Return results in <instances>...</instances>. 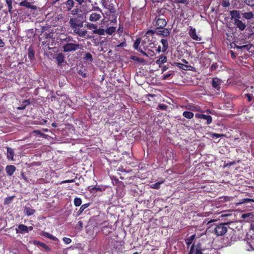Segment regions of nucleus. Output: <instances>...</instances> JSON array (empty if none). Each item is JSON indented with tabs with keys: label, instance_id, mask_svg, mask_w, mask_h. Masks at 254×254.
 <instances>
[{
	"label": "nucleus",
	"instance_id": "obj_32",
	"mask_svg": "<svg viewBox=\"0 0 254 254\" xmlns=\"http://www.w3.org/2000/svg\"><path fill=\"white\" fill-rule=\"evenodd\" d=\"M201 119L206 121V125L210 124L212 121V117L210 115L202 114V116H201Z\"/></svg>",
	"mask_w": 254,
	"mask_h": 254
},
{
	"label": "nucleus",
	"instance_id": "obj_40",
	"mask_svg": "<svg viewBox=\"0 0 254 254\" xmlns=\"http://www.w3.org/2000/svg\"><path fill=\"white\" fill-rule=\"evenodd\" d=\"M164 181L158 182L154 184L151 185L150 187L154 189H159L160 187V185L164 183Z\"/></svg>",
	"mask_w": 254,
	"mask_h": 254
},
{
	"label": "nucleus",
	"instance_id": "obj_53",
	"mask_svg": "<svg viewBox=\"0 0 254 254\" xmlns=\"http://www.w3.org/2000/svg\"><path fill=\"white\" fill-rule=\"evenodd\" d=\"M92 10L99 11V13L103 14L102 10L98 6H93Z\"/></svg>",
	"mask_w": 254,
	"mask_h": 254
},
{
	"label": "nucleus",
	"instance_id": "obj_46",
	"mask_svg": "<svg viewBox=\"0 0 254 254\" xmlns=\"http://www.w3.org/2000/svg\"><path fill=\"white\" fill-rule=\"evenodd\" d=\"M221 5L224 7L229 6L230 5L229 0H223L221 3Z\"/></svg>",
	"mask_w": 254,
	"mask_h": 254
},
{
	"label": "nucleus",
	"instance_id": "obj_41",
	"mask_svg": "<svg viewBox=\"0 0 254 254\" xmlns=\"http://www.w3.org/2000/svg\"><path fill=\"white\" fill-rule=\"evenodd\" d=\"M74 204L75 206H79L82 203V200L80 198L76 197L74 199Z\"/></svg>",
	"mask_w": 254,
	"mask_h": 254
},
{
	"label": "nucleus",
	"instance_id": "obj_24",
	"mask_svg": "<svg viewBox=\"0 0 254 254\" xmlns=\"http://www.w3.org/2000/svg\"><path fill=\"white\" fill-rule=\"evenodd\" d=\"M7 153L6 157L9 160H13V157L14 155V152L13 149L9 147H6Z\"/></svg>",
	"mask_w": 254,
	"mask_h": 254
},
{
	"label": "nucleus",
	"instance_id": "obj_36",
	"mask_svg": "<svg viewBox=\"0 0 254 254\" xmlns=\"http://www.w3.org/2000/svg\"><path fill=\"white\" fill-rule=\"evenodd\" d=\"M109 223L107 221H104L102 223H101V224H99V226L100 227H101L102 229V231H104V229H105V228H107L108 227L110 229H112L111 225H109Z\"/></svg>",
	"mask_w": 254,
	"mask_h": 254
},
{
	"label": "nucleus",
	"instance_id": "obj_64",
	"mask_svg": "<svg viewBox=\"0 0 254 254\" xmlns=\"http://www.w3.org/2000/svg\"><path fill=\"white\" fill-rule=\"evenodd\" d=\"M168 69V67L167 65H164L162 67V72H164Z\"/></svg>",
	"mask_w": 254,
	"mask_h": 254
},
{
	"label": "nucleus",
	"instance_id": "obj_29",
	"mask_svg": "<svg viewBox=\"0 0 254 254\" xmlns=\"http://www.w3.org/2000/svg\"><path fill=\"white\" fill-rule=\"evenodd\" d=\"M24 212L27 216H31L34 214L36 211L35 209H32L29 207L25 206L24 208Z\"/></svg>",
	"mask_w": 254,
	"mask_h": 254
},
{
	"label": "nucleus",
	"instance_id": "obj_19",
	"mask_svg": "<svg viewBox=\"0 0 254 254\" xmlns=\"http://www.w3.org/2000/svg\"><path fill=\"white\" fill-rule=\"evenodd\" d=\"M87 27L89 29L93 30L92 32L94 34L101 36V34L97 32V31L99 30L102 29V28H98L97 25L93 23H88Z\"/></svg>",
	"mask_w": 254,
	"mask_h": 254
},
{
	"label": "nucleus",
	"instance_id": "obj_60",
	"mask_svg": "<svg viewBox=\"0 0 254 254\" xmlns=\"http://www.w3.org/2000/svg\"><path fill=\"white\" fill-rule=\"evenodd\" d=\"M23 103L26 106H28L30 103L29 100H25L23 102Z\"/></svg>",
	"mask_w": 254,
	"mask_h": 254
},
{
	"label": "nucleus",
	"instance_id": "obj_49",
	"mask_svg": "<svg viewBox=\"0 0 254 254\" xmlns=\"http://www.w3.org/2000/svg\"><path fill=\"white\" fill-rule=\"evenodd\" d=\"M249 245L250 246V249H249V251H254V242L253 241H251V242L248 243Z\"/></svg>",
	"mask_w": 254,
	"mask_h": 254
},
{
	"label": "nucleus",
	"instance_id": "obj_28",
	"mask_svg": "<svg viewBox=\"0 0 254 254\" xmlns=\"http://www.w3.org/2000/svg\"><path fill=\"white\" fill-rule=\"evenodd\" d=\"M142 41H141L140 38H137L135 42H134L133 47L135 50H137L140 52V50H142L141 48H139V46L141 43Z\"/></svg>",
	"mask_w": 254,
	"mask_h": 254
},
{
	"label": "nucleus",
	"instance_id": "obj_59",
	"mask_svg": "<svg viewBox=\"0 0 254 254\" xmlns=\"http://www.w3.org/2000/svg\"><path fill=\"white\" fill-rule=\"evenodd\" d=\"M26 107V106H25V105H24L23 104V103H22V104H21V105L18 107H17V109L18 110H23L24 109H25V108Z\"/></svg>",
	"mask_w": 254,
	"mask_h": 254
},
{
	"label": "nucleus",
	"instance_id": "obj_18",
	"mask_svg": "<svg viewBox=\"0 0 254 254\" xmlns=\"http://www.w3.org/2000/svg\"><path fill=\"white\" fill-rule=\"evenodd\" d=\"M55 59L59 65H61L63 63L65 62V57L62 53L57 54L55 57Z\"/></svg>",
	"mask_w": 254,
	"mask_h": 254
},
{
	"label": "nucleus",
	"instance_id": "obj_26",
	"mask_svg": "<svg viewBox=\"0 0 254 254\" xmlns=\"http://www.w3.org/2000/svg\"><path fill=\"white\" fill-rule=\"evenodd\" d=\"M140 52L144 56L147 57H152L155 56L154 51L149 49L147 52H144L143 50H140Z\"/></svg>",
	"mask_w": 254,
	"mask_h": 254
},
{
	"label": "nucleus",
	"instance_id": "obj_15",
	"mask_svg": "<svg viewBox=\"0 0 254 254\" xmlns=\"http://www.w3.org/2000/svg\"><path fill=\"white\" fill-rule=\"evenodd\" d=\"M28 226H26L24 224H19L18 225L17 228H15L16 233L17 234L20 233V234H25L27 233Z\"/></svg>",
	"mask_w": 254,
	"mask_h": 254
},
{
	"label": "nucleus",
	"instance_id": "obj_58",
	"mask_svg": "<svg viewBox=\"0 0 254 254\" xmlns=\"http://www.w3.org/2000/svg\"><path fill=\"white\" fill-rule=\"evenodd\" d=\"M74 182V179L66 180L62 181L61 182V184H64V183H73Z\"/></svg>",
	"mask_w": 254,
	"mask_h": 254
},
{
	"label": "nucleus",
	"instance_id": "obj_27",
	"mask_svg": "<svg viewBox=\"0 0 254 254\" xmlns=\"http://www.w3.org/2000/svg\"><path fill=\"white\" fill-rule=\"evenodd\" d=\"M195 234H193L190 236V237L186 238L185 239V242L188 247H189L192 243L193 240L195 238Z\"/></svg>",
	"mask_w": 254,
	"mask_h": 254
},
{
	"label": "nucleus",
	"instance_id": "obj_55",
	"mask_svg": "<svg viewBox=\"0 0 254 254\" xmlns=\"http://www.w3.org/2000/svg\"><path fill=\"white\" fill-rule=\"evenodd\" d=\"M172 75H173L172 73H168L165 75H164L162 79L163 80L168 79Z\"/></svg>",
	"mask_w": 254,
	"mask_h": 254
},
{
	"label": "nucleus",
	"instance_id": "obj_31",
	"mask_svg": "<svg viewBox=\"0 0 254 254\" xmlns=\"http://www.w3.org/2000/svg\"><path fill=\"white\" fill-rule=\"evenodd\" d=\"M220 82L219 79L213 78L212 81V86L213 88L218 89L220 87Z\"/></svg>",
	"mask_w": 254,
	"mask_h": 254
},
{
	"label": "nucleus",
	"instance_id": "obj_54",
	"mask_svg": "<svg viewBox=\"0 0 254 254\" xmlns=\"http://www.w3.org/2000/svg\"><path fill=\"white\" fill-rule=\"evenodd\" d=\"M164 12V10L162 8L158 9L157 10V14L156 15H160L161 16L163 15Z\"/></svg>",
	"mask_w": 254,
	"mask_h": 254
},
{
	"label": "nucleus",
	"instance_id": "obj_11",
	"mask_svg": "<svg viewBox=\"0 0 254 254\" xmlns=\"http://www.w3.org/2000/svg\"><path fill=\"white\" fill-rule=\"evenodd\" d=\"M188 33L190 38L194 40L200 41L201 40V38L196 34V29L191 26H190Z\"/></svg>",
	"mask_w": 254,
	"mask_h": 254
},
{
	"label": "nucleus",
	"instance_id": "obj_13",
	"mask_svg": "<svg viewBox=\"0 0 254 254\" xmlns=\"http://www.w3.org/2000/svg\"><path fill=\"white\" fill-rule=\"evenodd\" d=\"M107 16H108V20H106L103 23V25L106 26L108 25V21H110L112 23H116L117 22V16L116 15V13H107Z\"/></svg>",
	"mask_w": 254,
	"mask_h": 254
},
{
	"label": "nucleus",
	"instance_id": "obj_12",
	"mask_svg": "<svg viewBox=\"0 0 254 254\" xmlns=\"http://www.w3.org/2000/svg\"><path fill=\"white\" fill-rule=\"evenodd\" d=\"M234 24L240 31L244 30L247 26L245 23L238 19L234 20Z\"/></svg>",
	"mask_w": 254,
	"mask_h": 254
},
{
	"label": "nucleus",
	"instance_id": "obj_48",
	"mask_svg": "<svg viewBox=\"0 0 254 254\" xmlns=\"http://www.w3.org/2000/svg\"><path fill=\"white\" fill-rule=\"evenodd\" d=\"M218 67V65L217 63H213L211 65L210 67V70L211 71H214L217 69V68Z\"/></svg>",
	"mask_w": 254,
	"mask_h": 254
},
{
	"label": "nucleus",
	"instance_id": "obj_14",
	"mask_svg": "<svg viewBox=\"0 0 254 254\" xmlns=\"http://www.w3.org/2000/svg\"><path fill=\"white\" fill-rule=\"evenodd\" d=\"M19 5L33 10H36L37 9V6L36 5H32L31 3L28 1L27 0H22L19 3Z\"/></svg>",
	"mask_w": 254,
	"mask_h": 254
},
{
	"label": "nucleus",
	"instance_id": "obj_51",
	"mask_svg": "<svg viewBox=\"0 0 254 254\" xmlns=\"http://www.w3.org/2000/svg\"><path fill=\"white\" fill-rule=\"evenodd\" d=\"M63 240L65 244H69L71 242V240L67 237H64Z\"/></svg>",
	"mask_w": 254,
	"mask_h": 254
},
{
	"label": "nucleus",
	"instance_id": "obj_16",
	"mask_svg": "<svg viewBox=\"0 0 254 254\" xmlns=\"http://www.w3.org/2000/svg\"><path fill=\"white\" fill-rule=\"evenodd\" d=\"M105 190V188L103 186H95L94 187H88V190L90 193H95L97 191H103Z\"/></svg>",
	"mask_w": 254,
	"mask_h": 254
},
{
	"label": "nucleus",
	"instance_id": "obj_52",
	"mask_svg": "<svg viewBox=\"0 0 254 254\" xmlns=\"http://www.w3.org/2000/svg\"><path fill=\"white\" fill-rule=\"evenodd\" d=\"M89 206V204L88 203H86V204H83L81 206L80 209H79V211L80 212H82L85 208H86L88 206Z\"/></svg>",
	"mask_w": 254,
	"mask_h": 254
},
{
	"label": "nucleus",
	"instance_id": "obj_5",
	"mask_svg": "<svg viewBox=\"0 0 254 254\" xmlns=\"http://www.w3.org/2000/svg\"><path fill=\"white\" fill-rule=\"evenodd\" d=\"M152 24L154 29H162L166 27L167 24V21L164 18L161 17L160 15H155V17L153 20Z\"/></svg>",
	"mask_w": 254,
	"mask_h": 254
},
{
	"label": "nucleus",
	"instance_id": "obj_2",
	"mask_svg": "<svg viewBox=\"0 0 254 254\" xmlns=\"http://www.w3.org/2000/svg\"><path fill=\"white\" fill-rule=\"evenodd\" d=\"M62 51L64 53L75 52L80 48V45L71 36H67L62 39Z\"/></svg>",
	"mask_w": 254,
	"mask_h": 254
},
{
	"label": "nucleus",
	"instance_id": "obj_42",
	"mask_svg": "<svg viewBox=\"0 0 254 254\" xmlns=\"http://www.w3.org/2000/svg\"><path fill=\"white\" fill-rule=\"evenodd\" d=\"M130 59L133 61L138 62V63H142L144 62V60L143 59L139 58L138 57L135 56H131L130 57Z\"/></svg>",
	"mask_w": 254,
	"mask_h": 254
},
{
	"label": "nucleus",
	"instance_id": "obj_56",
	"mask_svg": "<svg viewBox=\"0 0 254 254\" xmlns=\"http://www.w3.org/2000/svg\"><path fill=\"white\" fill-rule=\"evenodd\" d=\"M223 136H224V135L223 134H218V133H213L212 134V137L218 138V137Z\"/></svg>",
	"mask_w": 254,
	"mask_h": 254
},
{
	"label": "nucleus",
	"instance_id": "obj_8",
	"mask_svg": "<svg viewBox=\"0 0 254 254\" xmlns=\"http://www.w3.org/2000/svg\"><path fill=\"white\" fill-rule=\"evenodd\" d=\"M102 4L107 9H108L107 13H115L116 12V7H115V5L111 2V1H109V0H101Z\"/></svg>",
	"mask_w": 254,
	"mask_h": 254
},
{
	"label": "nucleus",
	"instance_id": "obj_25",
	"mask_svg": "<svg viewBox=\"0 0 254 254\" xmlns=\"http://www.w3.org/2000/svg\"><path fill=\"white\" fill-rule=\"evenodd\" d=\"M160 42L163 45V47L162 48V52L165 53L169 47L168 41L166 39H162Z\"/></svg>",
	"mask_w": 254,
	"mask_h": 254
},
{
	"label": "nucleus",
	"instance_id": "obj_39",
	"mask_svg": "<svg viewBox=\"0 0 254 254\" xmlns=\"http://www.w3.org/2000/svg\"><path fill=\"white\" fill-rule=\"evenodd\" d=\"M15 197L14 196H8L7 197H6L4 199V202H3V203L4 205H8V204H10L13 198Z\"/></svg>",
	"mask_w": 254,
	"mask_h": 254
},
{
	"label": "nucleus",
	"instance_id": "obj_7",
	"mask_svg": "<svg viewBox=\"0 0 254 254\" xmlns=\"http://www.w3.org/2000/svg\"><path fill=\"white\" fill-rule=\"evenodd\" d=\"M236 241V235L234 232L232 231L230 233L227 235L222 240V243L226 247L230 246L233 244Z\"/></svg>",
	"mask_w": 254,
	"mask_h": 254
},
{
	"label": "nucleus",
	"instance_id": "obj_61",
	"mask_svg": "<svg viewBox=\"0 0 254 254\" xmlns=\"http://www.w3.org/2000/svg\"><path fill=\"white\" fill-rule=\"evenodd\" d=\"M21 177L26 182L28 181L27 180V177H26V176L25 175L24 173H21Z\"/></svg>",
	"mask_w": 254,
	"mask_h": 254
},
{
	"label": "nucleus",
	"instance_id": "obj_17",
	"mask_svg": "<svg viewBox=\"0 0 254 254\" xmlns=\"http://www.w3.org/2000/svg\"><path fill=\"white\" fill-rule=\"evenodd\" d=\"M156 58L157 59L156 63L159 65V67L161 66V65L165 63L167 60V57L164 54H162Z\"/></svg>",
	"mask_w": 254,
	"mask_h": 254
},
{
	"label": "nucleus",
	"instance_id": "obj_1",
	"mask_svg": "<svg viewBox=\"0 0 254 254\" xmlns=\"http://www.w3.org/2000/svg\"><path fill=\"white\" fill-rule=\"evenodd\" d=\"M79 5L76 4L71 10H65L67 11H70L71 14L73 16L70 18L69 25L71 30L72 33L74 35H77L80 37H84L87 34L86 30L81 29L83 27V23L85 21V17L81 14H78L81 11ZM65 9H66L65 8Z\"/></svg>",
	"mask_w": 254,
	"mask_h": 254
},
{
	"label": "nucleus",
	"instance_id": "obj_34",
	"mask_svg": "<svg viewBox=\"0 0 254 254\" xmlns=\"http://www.w3.org/2000/svg\"><path fill=\"white\" fill-rule=\"evenodd\" d=\"M183 116L188 119H191L193 118L194 114L192 112L190 111H185L183 113Z\"/></svg>",
	"mask_w": 254,
	"mask_h": 254
},
{
	"label": "nucleus",
	"instance_id": "obj_45",
	"mask_svg": "<svg viewBox=\"0 0 254 254\" xmlns=\"http://www.w3.org/2000/svg\"><path fill=\"white\" fill-rule=\"evenodd\" d=\"M244 2L249 6H254V0H244Z\"/></svg>",
	"mask_w": 254,
	"mask_h": 254
},
{
	"label": "nucleus",
	"instance_id": "obj_38",
	"mask_svg": "<svg viewBox=\"0 0 254 254\" xmlns=\"http://www.w3.org/2000/svg\"><path fill=\"white\" fill-rule=\"evenodd\" d=\"M12 1L13 0H5V2L7 4L8 8V12L10 13H12L13 12L12 10Z\"/></svg>",
	"mask_w": 254,
	"mask_h": 254
},
{
	"label": "nucleus",
	"instance_id": "obj_63",
	"mask_svg": "<svg viewBox=\"0 0 254 254\" xmlns=\"http://www.w3.org/2000/svg\"><path fill=\"white\" fill-rule=\"evenodd\" d=\"M248 45H243V46H241L239 47V49H240L241 50L244 49H248Z\"/></svg>",
	"mask_w": 254,
	"mask_h": 254
},
{
	"label": "nucleus",
	"instance_id": "obj_9",
	"mask_svg": "<svg viewBox=\"0 0 254 254\" xmlns=\"http://www.w3.org/2000/svg\"><path fill=\"white\" fill-rule=\"evenodd\" d=\"M154 30L157 35L165 38L170 37L171 31V28H166L165 27H164L162 29H154Z\"/></svg>",
	"mask_w": 254,
	"mask_h": 254
},
{
	"label": "nucleus",
	"instance_id": "obj_30",
	"mask_svg": "<svg viewBox=\"0 0 254 254\" xmlns=\"http://www.w3.org/2000/svg\"><path fill=\"white\" fill-rule=\"evenodd\" d=\"M250 202H254V200L251 198H243L240 200L239 202H236V206H238L242 204L248 203Z\"/></svg>",
	"mask_w": 254,
	"mask_h": 254
},
{
	"label": "nucleus",
	"instance_id": "obj_10",
	"mask_svg": "<svg viewBox=\"0 0 254 254\" xmlns=\"http://www.w3.org/2000/svg\"><path fill=\"white\" fill-rule=\"evenodd\" d=\"M106 27L107 28L106 29L102 28V29L98 30L97 32L100 34L101 36L104 35L105 34L112 36L115 33L117 30L116 27L115 26H111L108 27L107 26Z\"/></svg>",
	"mask_w": 254,
	"mask_h": 254
},
{
	"label": "nucleus",
	"instance_id": "obj_47",
	"mask_svg": "<svg viewBox=\"0 0 254 254\" xmlns=\"http://www.w3.org/2000/svg\"><path fill=\"white\" fill-rule=\"evenodd\" d=\"M157 108L161 110L166 111L168 108V106L165 104H159Z\"/></svg>",
	"mask_w": 254,
	"mask_h": 254
},
{
	"label": "nucleus",
	"instance_id": "obj_62",
	"mask_svg": "<svg viewBox=\"0 0 254 254\" xmlns=\"http://www.w3.org/2000/svg\"><path fill=\"white\" fill-rule=\"evenodd\" d=\"M201 116L202 114L197 113L195 115V117L197 119H201Z\"/></svg>",
	"mask_w": 254,
	"mask_h": 254
},
{
	"label": "nucleus",
	"instance_id": "obj_23",
	"mask_svg": "<svg viewBox=\"0 0 254 254\" xmlns=\"http://www.w3.org/2000/svg\"><path fill=\"white\" fill-rule=\"evenodd\" d=\"M40 235L41 236L45 237L46 238H49L50 240H52L54 241H58V239L55 236L52 235V234L48 233L46 232L42 231L41 233H40Z\"/></svg>",
	"mask_w": 254,
	"mask_h": 254
},
{
	"label": "nucleus",
	"instance_id": "obj_20",
	"mask_svg": "<svg viewBox=\"0 0 254 254\" xmlns=\"http://www.w3.org/2000/svg\"><path fill=\"white\" fill-rule=\"evenodd\" d=\"M101 17V13L97 12H92L89 16V20L92 22H96L99 20Z\"/></svg>",
	"mask_w": 254,
	"mask_h": 254
},
{
	"label": "nucleus",
	"instance_id": "obj_33",
	"mask_svg": "<svg viewBox=\"0 0 254 254\" xmlns=\"http://www.w3.org/2000/svg\"><path fill=\"white\" fill-rule=\"evenodd\" d=\"M83 59L85 62H92L93 61L92 55L90 53H87L83 57Z\"/></svg>",
	"mask_w": 254,
	"mask_h": 254
},
{
	"label": "nucleus",
	"instance_id": "obj_3",
	"mask_svg": "<svg viewBox=\"0 0 254 254\" xmlns=\"http://www.w3.org/2000/svg\"><path fill=\"white\" fill-rule=\"evenodd\" d=\"M214 233L217 236H221L226 234L228 228H229L227 223H220L219 224H213Z\"/></svg>",
	"mask_w": 254,
	"mask_h": 254
},
{
	"label": "nucleus",
	"instance_id": "obj_44",
	"mask_svg": "<svg viewBox=\"0 0 254 254\" xmlns=\"http://www.w3.org/2000/svg\"><path fill=\"white\" fill-rule=\"evenodd\" d=\"M28 58L30 60H32L34 57V52L33 50L30 48L28 49Z\"/></svg>",
	"mask_w": 254,
	"mask_h": 254
},
{
	"label": "nucleus",
	"instance_id": "obj_4",
	"mask_svg": "<svg viewBox=\"0 0 254 254\" xmlns=\"http://www.w3.org/2000/svg\"><path fill=\"white\" fill-rule=\"evenodd\" d=\"M84 2L85 0H66L63 2V4L64 8H65L66 10H71L76 4L83 7L84 6L83 3Z\"/></svg>",
	"mask_w": 254,
	"mask_h": 254
},
{
	"label": "nucleus",
	"instance_id": "obj_21",
	"mask_svg": "<svg viewBox=\"0 0 254 254\" xmlns=\"http://www.w3.org/2000/svg\"><path fill=\"white\" fill-rule=\"evenodd\" d=\"M16 167L13 165H7L5 167V171L8 176H12L16 170Z\"/></svg>",
	"mask_w": 254,
	"mask_h": 254
},
{
	"label": "nucleus",
	"instance_id": "obj_57",
	"mask_svg": "<svg viewBox=\"0 0 254 254\" xmlns=\"http://www.w3.org/2000/svg\"><path fill=\"white\" fill-rule=\"evenodd\" d=\"M119 33H122L124 31V27L123 25H120L118 29Z\"/></svg>",
	"mask_w": 254,
	"mask_h": 254
},
{
	"label": "nucleus",
	"instance_id": "obj_35",
	"mask_svg": "<svg viewBox=\"0 0 254 254\" xmlns=\"http://www.w3.org/2000/svg\"><path fill=\"white\" fill-rule=\"evenodd\" d=\"M127 43H126V40L125 39V38H123V39L121 40V42L119 43V42H118V43L117 44H116L115 46H116L117 47H120V48H124V47H125L127 46Z\"/></svg>",
	"mask_w": 254,
	"mask_h": 254
},
{
	"label": "nucleus",
	"instance_id": "obj_43",
	"mask_svg": "<svg viewBox=\"0 0 254 254\" xmlns=\"http://www.w3.org/2000/svg\"><path fill=\"white\" fill-rule=\"evenodd\" d=\"M177 66L183 70H188L189 66L182 63H177Z\"/></svg>",
	"mask_w": 254,
	"mask_h": 254
},
{
	"label": "nucleus",
	"instance_id": "obj_50",
	"mask_svg": "<svg viewBox=\"0 0 254 254\" xmlns=\"http://www.w3.org/2000/svg\"><path fill=\"white\" fill-rule=\"evenodd\" d=\"M245 96L248 98V100L249 102L252 101L254 98V96L252 94H246Z\"/></svg>",
	"mask_w": 254,
	"mask_h": 254
},
{
	"label": "nucleus",
	"instance_id": "obj_37",
	"mask_svg": "<svg viewBox=\"0 0 254 254\" xmlns=\"http://www.w3.org/2000/svg\"><path fill=\"white\" fill-rule=\"evenodd\" d=\"M243 17L246 19H251L253 17L254 15L252 12H244L242 14Z\"/></svg>",
	"mask_w": 254,
	"mask_h": 254
},
{
	"label": "nucleus",
	"instance_id": "obj_6",
	"mask_svg": "<svg viewBox=\"0 0 254 254\" xmlns=\"http://www.w3.org/2000/svg\"><path fill=\"white\" fill-rule=\"evenodd\" d=\"M154 31V30H149L146 32L145 35L144 36V40H143L141 42V46H143L144 50H145V48L148 47V45H146V43H149L150 42H151L153 41L154 39V35L155 34Z\"/></svg>",
	"mask_w": 254,
	"mask_h": 254
},
{
	"label": "nucleus",
	"instance_id": "obj_22",
	"mask_svg": "<svg viewBox=\"0 0 254 254\" xmlns=\"http://www.w3.org/2000/svg\"><path fill=\"white\" fill-rule=\"evenodd\" d=\"M230 14L231 15V18L232 19H240L241 18V16L239 13V12L236 10H233L230 11Z\"/></svg>",
	"mask_w": 254,
	"mask_h": 254
}]
</instances>
